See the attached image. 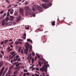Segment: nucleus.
Returning <instances> with one entry per match:
<instances>
[{"mask_svg": "<svg viewBox=\"0 0 76 76\" xmlns=\"http://www.w3.org/2000/svg\"><path fill=\"white\" fill-rule=\"evenodd\" d=\"M25 10H26L25 15L26 16H28L29 15H32L33 17H35V14L34 12H32V10L31 9L29 10V7H26L25 8Z\"/></svg>", "mask_w": 76, "mask_h": 76, "instance_id": "nucleus-1", "label": "nucleus"}, {"mask_svg": "<svg viewBox=\"0 0 76 76\" xmlns=\"http://www.w3.org/2000/svg\"><path fill=\"white\" fill-rule=\"evenodd\" d=\"M26 50L24 49V53H26V54H27L28 52V49H29V48H30L29 52V53H30V51L32 49V47L31 45H30V44H29L28 42H27L26 43Z\"/></svg>", "mask_w": 76, "mask_h": 76, "instance_id": "nucleus-2", "label": "nucleus"}, {"mask_svg": "<svg viewBox=\"0 0 76 76\" xmlns=\"http://www.w3.org/2000/svg\"><path fill=\"white\" fill-rule=\"evenodd\" d=\"M51 4H52L51 3H48L46 5L44 4H42V6L43 8H44L45 9H47V8H48V7H50L51 6Z\"/></svg>", "mask_w": 76, "mask_h": 76, "instance_id": "nucleus-3", "label": "nucleus"}, {"mask_svg": "<svg viewBox=\"0 0 76 76\" xmlns=\"http://www.w3.org/2000/svg\"><path fill=\"white\" fill-rule=\"evenodd\" d=\"M9 20V18H6V19H3L2 21L1 22L2 25V26L4 25L5 24V22L6 23H7V22Z\"/></svg>", "mask_w": 76, "mask_h": 76, "instance_id": "nucleus-4", "label": "nucleus"}, {"mask_svg": "<svg viewBox=\"0 0 76 76\" xmlns=\"http://www.w3.org/2000/svg\"><path fill=\"white\" fill-rule=\"evenodd\" d=\"M15 52H12L11 51L10 52V54H11V55H10L9 57L10 58V59H11V58H13V57L15 56Z\"/></svg>", "mask_w": 76, "mask_h": 76, "instance_id": "nucleus-5", "label": "nucleus"}, {"mask_svg": "<svg viewBox=\"0 0 76 76\" xmlns=\"http://www.w3.org/2000/svg\"><path fill=\"white\" fill-rule=\"evenodd\" d=\"M19 56L18 55H17L15 58H14V59L13 60V61H16L18 60L17 61H20V58H19ZM18 58H19L18 59Z\"/></svg>", "mask_w": 76, "mask_h": 76, "instance_id": "nucleus-6", "label": "nucleus"}, {"mask_svg": "<svg viewBox=\"0 0 76 76\" xmlns=\"http://www.w3.org/2000/svg\"><path fill=\"white\" fill-rule=\"evenodd\" d=\"M20 12L22 16H23V13H24V10H23V9L20 8Z\"/></svg>", "mask_w": 76, "mask_h": 76, "instance_id": "nucleus-7", "label": "nucleus"}, {"mask_svg": "<svg viewBox=\"0 0 76 76\" xmlns=\"http://www.w3.org/2000/svg\"><path fill=\"white\" fill-rule=\"evenodd\" d=\"M32 56L31 54H30L28 57L27 59V60H28V61H30L31 59H32V56Z\"/></svg>", "mask_w": 76, "mask_h": 76, "instance_id": "nucleus-8", "label": "nucleus"}, {"mask_svg": "<svg viewBox=\"0 0 76 76\" xmlns=\"http://www.w3.org/2000/svg\"><path fill=\"white\" fill-rule=\"evenodd\" d=\"M8 12H10V14H11V15L13 14V11H14L13 10V9H9L8 10Z\"/></svg>", "mask_w": 76, "mask_h": 76, "instance_id": "nucleus-9", "label": "nucleus"}, {"mask_svg": "<svg viewBox=\"0 0 76 76\" xmlns=\"http://www.w3.org/2000/svg\"><path fill=\"white\" fill-rule=\"evenodd\" d=\"M6 25H8V26H10L12 25V22L11 21H9V22L7 23H5Z\"/></svg>", "mask_w": 76, "mask_h": 76, "instance_id": "nucleus-10", "label": "nucleus"}, {"mask_svg": "<svg viewBox=\"0 0 76 76\" xmlns=\"http://www.w3.org/2000/svg\"><path fill=\"white\" fill-rule=\"evenodd\" d=\"M40 71H41L42 72H43L44 71L45 72V67L43 66V67H42L40 69Z\"/></svg>", "mask_w": 76, "mask_h": 76, "instance_id": "nucleus-11", "label": "nucleus"}, {"mask_svg": "<svg viewBox=\"0 0 76 76\" xmlns=\"http://www.w3.org/2000/svg\"><path fill=\"white\" fill-rule=\"evenodd\" d=\"M4 69V67H3L1 71L0 72V76L2 75V73H3V71Z\"/></svg>", "mask_w": 76, "mask_h": 76, "instance_id": "nucleus-12", "label": "nucleus"}, {"mask_svg": "<svg viewBox=\"0 0 76 76\" xmlns=\"http://www.w3.org/2000/svg\"><path fill=\"white\" fill-rule=\"evenodd\" d=\"M47 66L48 67H50V66H49V64H47V67L45 68V72H46V73H47V68H48V67H47Z\"/></svg>", "mask_w": 76, "mask_h": 76, "instance_id": "nucleus-13", "label": "nucleus"}, {"mask_svg": "<svg viewBox=\"0 0 76 76\" xmlns=\"http://www.w3.org/2000/svg\"><path fill=\"white\" fill-rule=\"evenodd\" d=\"M38 10L40 11H42V8L40 6H39L38 7Z\"/></svg>", "mask_w": 76, "mask_h": 76, "instance_id": "nucleus-14", "label": "nucleus"}, {"mask_svg": "<svg viewBox=\"0 0 76 76\" xmlns=\"http://www.w3.org/2000/svg\"><path fill=\"white\" fill-rule=\"evenodd\" d=\"M10 18L11 20H13V19H14L15 18H14V17L13 16H10Z\"/></svg>", "mask_w": 76, "mask_h": 76, "instance_id": "nucleus-15", "label": "nucleus"}, {"mask_svg": "<svg viewBox=\"0 0 76 76\" xmlns=\"http://www.w3.org/2000/svg\"><path fill=\"white\" fill-rule=\"evenodd\" d=\"M52 23V25L53 26H54L55 25V23H56V22L55 21H53V22H51Z\"/></svg>", "mask_w": 76, "mask_h": 76, "instance_id": "nucleus-16", "label": "nucleus"}, {"mask_svg": "<svg viewBox=\"0 0 76 76\" xmlns=\"http://www.w3.org/2000/svg\"><path fill=\"white\" fill-rule=\"evenodd\" d=\"M27 42H31V43H32V42H33L32 41V40H31L30 39H27Z\"/></svg>", "mask_w": 76, "mask_h": 76, "instance_id": "nucleus-17", "label": "nucleus"}, {"mask_svg": "<svg viewBox=\"0 0 76 76\" xmlns=\"http://www.w3.org/2000/svg\"><path fill=\"white\" fill-rule=\"evenodd\" d=\"M7 70H8V68H7L6 69H5V72H4L3 75H2V76H4V74H5V73H6V72H7Z\"/></svg>", "mask_w": 76, "mask_h": 76, "instance_id": "nucleus-18", "label": "nucleus"}, {"mask_svg": "<svg viewBox=\"0 0 76 76\" xmlns=\"http://www.w3.org/2000/svg\"><path fill=\"white\" fill-rule=\"evenodd\" d=\"M37 9V7H36L34 6L33 7V10L34 12H35V10Z\"/></svg>", "mask_w": 76, "mask_h": 76, "instance_id": "nucleus-19", "label": "nucleus"}, {"mask_svg": "<svg viewBox=\"0 0 76 76\" xmlns=\"http://www.w3.org/2000/svg\"><path fill=\"white\" fill-rule=\"evenodd\" d=\"M42 1H43V2H45V3H46V2H49L50 0H42Z\"/></svg>", "mask_w": 76, "mask_h": 76, "instance_id": "nucleus-20", "label": "nucleus"}, {"mask_svg": "<svg viewBox=\"0 0 76 76\" xmlns=\"http://www.w3.org/2000/svg\"><path fill=\"white\" fill-rule=\"evenodd\" d=\"M21 67L20 66H19L18 67L16 68L15 69L17 70V71H19V69H20Z\"/></svg>", "mask_w": 76, "mask_h": 76, "instance_id": "nucleus-21", "label": "nucleus"}, {"mask_svg": "<svg viewBox=\"0 0 76 76\" xmlns=\"http://www.w3.org/2000/svg\"><path fill=\"white\" fill-rule=\"evenodd\" d=\"M11 73V71L10 70H9L8 72L7 73V75H5V76H7L8 75H9V74H10Z\"/></svg>", "mask_w": 76, "mask_h": 76, "instance_id": "nucleus-22", "label": "nucleus"}, {"mask_svg": "<svg viewBox=\"0 0 76 76\" xmlns=\"http://www.w3.org/2000/svg\"><path fill=\"white\" fill-rule=\"evenodd\" d=\"M45 67V68H47V64H46V62H44V66Z\"/></svg>", "mask_w": 76, "mask_h": 76, "instance_id": "nucleus-23", "label": "nucleus"}, {"mask_svg": "<svg viewBox=\"0 0 76 76\" xmlns=\"http://www.w3.org/2000/svg\"><path fill=\"white\" fill-rule=\"evenodd\" d=\"M3 63L2 62H1L0 63V67H1V66H3Z\"/></svg>", "mask_w": 76, "mask_h": 76, "instance_id": "nucleus-24", "label": "nucleus"}, {"mask_svg": "<svg viewBox=\"0 0 76 76\" xmlns=\"http://www.w3.org/2000/svg\"><path fill=\"white\" fill-rule=\"evenodd\" d=\"M4 44H7V42H8V41H9L8 40H4Z\"/></svg>", "mask_w": 76, "mask_h": 76, "instance_id": "nucleus-25", "label": "nucleus"}, {"mask_svg": "<svg viewBox=\"0 0 76 76\" xmlns=\"http://www.w3.org/2000/svg\"><path fill=\"white\" fill-rule=\"evenodd\" d=\"M31 60V63L33 64V63H34V58H32Z\"/></svg>", "mask_w": 76, "mask_h": 76, "instance_id": "nucleus-26", "label": "nucleus"}, {"mask_svg": "<svg viewBox=\"0 0 76 76\" xmlns=\"http://www.w3.org/2000/svg\"><path fill=\"white\" fill-rule=\"evenodd\" d=\"M19 42L18 41H16L15 42V45H18V44H19Z\"/></svg>", "mask_w": 76, "mask_h": 76, "instance_id": "nucleus-27", "label": "nucleus"}, {"mask_svg": "<svg viewBox=\"0 0 76 76\" xmlns=\"http://www.w3.org/2000/svg\"><path fill=\"white\" fill-rule=\"evenodd\" d=\"M5 1L7 3H10V1H9V0H5Z\"/></svg>", "mask_w": 76, "mask_h": 76, "instance_id": "nucleus-28", "label": "nucleus"}, {"mask_svg": "<svg viewBox=\"0 0 76 76\" xmlns=\"http://www.w3.org/2000/svg\"><path fill=\"white\" fill-rule=\"evenodd\" d=\"M38 64L40 66H41V62L40 61L39 62Z\"/></svg>", "mask_w": 76, "mask_h": 76, "instance_id": "nucleus-29", "label": "nucleus"}, {"mask_svg": "<svg viewBox=\"0 0 76 76\" xmlns=\"http://www.w3.org/2000/svg\"><path fill=\"white\" fill-rule=\"evenodd\" d=\"M21 50V47H19V48L18 49V52L19 53H20V50Z\"/></svg>", "mask_w": 76, "mask_h": 76, "instance_id": "nucleus-30", "label": "nucleus"}, {"mask_svg": "<svg viewBox=\"0 0 76 76\" xmlns=\"http://www.w3.org/2000/svg\"><path fill=\"white\" fill-rule=\"evenodd\" d=\"M13 66H11L10 68V69H9V70H11L12 69H13Z\"/></svg>", "mask_w": 76, "mask_h": 76, "instance_id": "nucleus-31", "label": "nucleus"}, {"mask_svg": "<svg viewBox=\"0 0 76 76\" xmlns=\"http://www.w3.org/2000/svg\"><path fill=\"white\" fill-rule=\"evenodd\" d=\"M30 68H31V69H32V70H34V67H33V66H30Z\"/></svg>", "mask_w": 76, "mask_h": 76, "instance_id": "nucleus-32", "label": "nucleus"}, {"mask_svg": "<svg viewBox=\"0 0 76 76\" xmlns=\"http://www.w3.org/2000/svg\"><path fill=\"white\" fill-rule=\"evenodd\" d=\"M14 75H16V74H18V72L17 71H15L14 72Z\"/></svg>", "mask_w": 76, "mask_h": 76, "instance_id": "nucleus-33", "label": "nucleus"}, {"mask_svg": "<svg viewBox=\"0 0 76 76\" xmlns=\"http://www.w3.org/2000/svg\"><path fill=\"white\" fill-rule=\"evenodd\" d=\"M28 3L29 2L26 1V2L25 4H26V5H27V4H29Z\"/></svg>", "mask_w": 76, "mask_h": 76, "instance_id": "nucleus-34", "label": "nucleus"}, {"mask_svg": "<svg viewBox=\"0 0 76 76\" xmlns=\"http://www.w3.org/2000/svg\"><path fill=\"white\" fill-rule=\"evenodd\" d=\"M10 15V14H9V12H8L7 13V16H9Z\"/></svg>", "mask_w": 76, "mask_h": 76, "instance_id": "nucleus-35", "label": "nucleus"}, {"mask_svg": "<svg viewBox=\"0 0 76 76\" xmlns=\"http://www.w3.org/2000/svg\"><path fill=\"white\" fill-rule=\"evenodd\" d=\"M19 65H20V63H18V64H16L15 65V66L17 67V66H19Z\"/></svg>", "mask_w": 76, "mask_h": 76, "instance_id": "nucleus-36", "label": "nucleus"}, {"mask_svg": "<svg viewBox=\"0 0 76 76\" xmlns=\"http://www.w3.org/2000/svg\"><path fill=\"white\" fill-rule=\"evenodd\" d=\"M12 49H10L8 51V53H9L10 51H12Z\"/></svg>", "mask_w": 76, "mask_h": 76, "instance_id": "nucleus-37", "label": "nucleus"}, {"mask_svg": "<svg viewBox=\"0 0 76 76\" xmlns=\"http://www.w3.org/2000/svg\"><path fill=\"white\" fill-rule=\"evenodd\" d=\"M25 28L26 29H29V27L28 26V27H25Z\"/></svg>", "mask_w": 76, "mask_h": 76, "instance_id": "nucleus-38", "label": "nucleus"}, {"mask_svg": "<svg viewBox=\"0 0 76 76\" xmlns=\"http://www.w3.org/2000/svg\"><path fill=\"white\" fill-rule=\"evenodd\" d=\"M14 43V42H11V43H9V45H11L12 44H13Z\"/></svg>", "mask_w": 76, "mask_h": 76, "instance_id": "nucleus-39", "label": "nucleus"}, {"mask_svg": "<svg viewBox=\"0 0 76 76\" xmlns=\"http://www.w3.org/2000/svg\"><path fill=\"white\" fill-rule=\"evenodd\" d=\"M24 72H28V70L26 69H24Z\"/></svg>", "mask_w": 76, "mask_h": 76, "instance_id": "nucleus-40", "label": "nucleus"}, {"mask_svg": "<svg viewBox=\"0 0 76 76\" xmlns=\"http://www.w3.org/2000/svg\"><path fill=\"white\" fill-rule=\"evenodd\" d=\"M6 13H4L3 15V17H4V16H6Z\"/></svg>", "mask_w": 76, "mask_h": 76, "instance_id": "nucleus-41", "label": "nucleus"}, {"mask_svg": "<svg viewBox=\"0 0 76 76\" xmlns=\"http://www.w3.org/2000/svg\"><path fill=\"white\" fill-rule=\"evenodd\" d=\"M3 44H4V41L1 42V45H3Z\"/></svg>", "mask_w": 76, "mask_h": 76, "instance_id": "nucleus-42", "label": "nucleus"}, {"mask_svg": "<svg viewBox=\"0 0 76 76\" xmlns=\"http://www.w3.org/2000/svg\"><path fill=\"white\" fill-rule=\"evenodd\" d=\"M35 53H34V52L32 53V55L33 56H35Z\"/></svg>", "mask_w": 76, "mask_h": 76, "instance_id": "nucleus-43", "label": "nucleus"}, {"mask_svg": "<svg viewBox=\"0 0 76 76\" xmlns=\"http://www.w3.org/2000/svg\"><path fill=\"white\" fill-rule=\"evenodd\" d=\"M3 12H4V11H1L0 12V14H2V13H3Z\"/></svg>", "mask_w": 76, "mask_h": 76, "instance_id": "nucleus-44", "label": "nucleus"}, {"mask_svg": "<svg viewBox=\"0 0 76 76\" xmlns=\"http://www.w3.org/2000/svg\"><path fill=\"white\" fill-rule=\"evenodd\" d=\"M18 41H23V40L22 39H19L18 40Z\"/></svg>", "mask_w": 76, "mask_h": 76, "instance_id": "nucleus-45", "label": "nucleus"}, {"mask_svg": "<svg viewBox=\"0 0 76 76\" xmlns=\"http://www.w3.org/2000/svg\"><path fill=\"white\" fill-rule=\"evenodd\" d=\"M26 33H25L23 35V37H26Z\"/></svg>", "mask_w": 76, "mask_h": 76, "instance_id": "nucleus-46", "label": "nucleus"}, {"mask_svg": "<svg viewBox=\"0 0 76 76\" xmlns=\"http://www.w3.org/2000/svg\"><path fill=\"white\" fill-rule=\"evenodd\" d=\"M20 20V18H18L17 19V20L18 21H19V20Z\"/></svg>", "mask_w": 76, "mask_h": 76, "instance_id": "nucleus-47", "label": "nucleus"}, {"mask_svg": "<svg viewBox=\"0 0 76 76\" xmlns=\"http://www.w3.org/2000/svg\"><path fill=\"white\" fill-rule=\"evenodd\" d=\"M35 76H39V75H38V74H35Z\"/></svg>", "mask_w": 76, "mask_h": 76, "instance_id": "nucleus-48", "label": "nucleus"}, {"mask_svg": "<svg viewBox=\"0 0 76 76\" xmlns=\"http://www.w3.org/2000/svg\"><path fill=\"white\" fill-rule=\"evenodd\" d=\"M10 49V47H9L7 48V50H8H8H9Z\"/></svg>", "mask_w": 76, "mask_h": 76, "instance_id": "nucleus-49", "label": "nucleus"}, {"mask_svg": "<svg viewBox=\"0 0 76 76\" xmlns=\"http://www.w3.org/2000/svg\"><path fill=\"white\" fill-rule=\"evenodd\" d=\"M26 75H30L29 73L27 72L26 74Z\"/></svg>", "mask_w": 76, "mask_h": 76, "instance_id": "nucleus-50", "label": "nucleus"}, {"mask_svg": "<svg viewBox=\"0 0 76 76\" xmlns=\"http://www.w3.org/2000/svg\"><path fill=\"white\" fill-rule=\"evenodd\" d=\"M21 54H23V50H21Z\"/></svg>", "mask_w": 76, "mask_h": 76, "instance_id": "nucleus-51", "label": "nucleus"}, {"mask_svg": "<svg viewBox=\"0 0 76 76\" xmlns=\"http://www.w3.org/2000/svg\"><path fill=\"white\" fill-rule=\"evenodd\" d=\"M10 47H11V48H12V47H13V45H10Z\"/></svg>", "mask_w": 76, "mask_h": 76, "instance_id": "nucleus-52", "label": "nucleus"}, {"mask_svg": "<svg viewBox=\"0 0 76 76\" xmlns=\"http://www.w3.org/2000/svg\"><path fill=\"white\" fill-rule=\"evenodd\" d=\"M17 63H18V62H15V63H14L13 64L14 65H15V64H17Z\"/></svg>", "mask_w": 76, "mask_h": 76, "instance_id": "nucleus-53", "label": "nucleus"}, {"mask_svg": "<svg viewBox=\"0 0 76 76\" xmlns=\"http://www.w3.org/2000/svg\"><path fill=\"white\" fill-rule=\"evenodd\" d=\"M9 41H12L13 39H10V40H8Z\"/></svg>", "mask_w": 76, "mask_h": 76, "instance_id": "nucleus-54", "label": "nucleus"}, {"mask_svg": "<svg viewBox=\"0 0 76 76\" xmlns=\"http://www.w3.org/2000/svg\"><path fill=\"white\" fill-rule=\"evenodd\" d=\"M23 76H26V73H24L23 74Z\"/></svg>", "mask_w": 76, "mask_h": 76, "instance_id": "nucleus-55", "label": "nucleus"}, {"mask_svg": "<svg viewBox=\"0 0 76 76\" xmlns=\"http://www.w3.org/2000/svg\"><path fill=\"white\" fill-rule=\"evenodd\" d=\"M36 70H39V69L38 68H36Z\"/></svg>", "mask_w": 76, "mask_h": 76, "instance_id": "nucleus-56", "label": "nucleus"}, {"mask_svg": "<svg viewBox=\"0 0 76 76\" xmlns=\"http://www.w3.org/2000/svg\"><path fill=\"white\" fill-rule=\"evenodd\" d=\"M37 57L36 56L35 58V60H37Z\"/></svg>", "mask_w": 76, "mask_h": 76, "instance_id": "nucleus-57", "label": "nucleus"}, {"mask_svg": "<svg viewBox=\"0 0 76 76\" xmlns=\"http://www.w3.org/2000/svg\"><path fill=\"white\" fill-rule=\"evenodd\" d=\"M37 58H40V56H37Z\"/></svg>", "mask_w": 76, "mask_h": 76, "instance_id": "nucleus-58", "label": "nucleus"}, {"mask_svg": "<svg viewBox=\"0 0 76 76\" xmlns=\"http://www.w3.org/2000/svg\"><path fill=\"white\" fill-rule=\"evenodd\" d=\"M17 6H18V5L17 4L14 5V7H17Z\"/></svg>", "mask_w": 76, "mask_h": 76, "instance_id": "nucleus-59", "label": "nucleus"}, {"mask_svg": "<svg viewBox=\"0 0 76 76\" xmlns=\"http://www.w3.org/2000/svg\"><path fill=\"white\" fill-rule=\"evenodd\" d=\"M38 30H39V31H42L40 29V28H38Z\"/></svg>", "mask_w": 76, "mask_h": 76, "instance_id": "nucleus-60", "label": "nucleus"}, {"mask_svg": "<svg viewBox=\"0 0 76 76\" xmlns=\"http://www.w3.org/2000/svg\"><path fill=\"white\" fill-rule=\"evenodd\" d=\"M11 63H13V60H11Z\"/></svg>", "mask_w": 76, "mask_h": 76, "instance_id": "nucleus-61", "label": "nucleus"}, {"mask_svg": "<svg viewBox=\"0 0 76 76\" xmlns=\"http://www.w3.org/2000/svg\"><path fill=\"white\" fill-rule=\"evenodd\" d=\"M42 75H43L44 76V75H45V73L43 72V73H42Z\"/></svg>", "mask_w": 76, "mask_h": 76, "instance_id": "nucleus-62", "label": "nucleus"}, {"mask_svg": "<svg viewBox=\"0 0 76 76\" xmlns=\"http://www.w3.org/2000/svg\"><path fill=\"white\" fill-rule=\"evenodd\" d=\"M2 7H3L4 8V7H5V6H4V5H3V6H2Z\"/></svg>", "mask_w": 76, "mask_h": 76, "instance_id": "nucleus-63", "label": "nucleus"}, {"mask_svg": "<svg viewBox=\"0 0 76 76\" xmlns=\"http://www.w3.org/2000/svg\"><path fill=\"white\" fill-rule=\"evenodd\" d=\"M16 75H13L12 76H17Z\"/></svg>", "mask_w": 76, "mask_h": 76, "instance_id": "nucleus-64", "label": "nucleus"}]
</instances>
